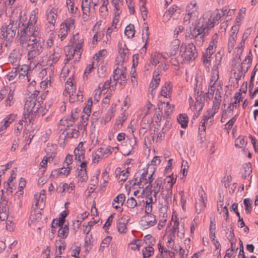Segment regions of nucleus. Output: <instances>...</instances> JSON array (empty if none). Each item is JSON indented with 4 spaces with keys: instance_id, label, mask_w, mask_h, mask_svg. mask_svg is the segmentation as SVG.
<instances>
[{
    "instance_id": "nucleus-28",
    "label": "nucleus",
    "mask_w": 258,
    "mask_h": 258,
    "mask_svg": "<svg viewBox=\"0 0 258 258\" xmlns=\"http://www.w3.org/2000/svg\"><path fill=\"white\" fill-rule=\"evenodd\" d=\"M242 48H239L237 50V53L235 54V57L234 58L232 66L233 68H236L238 69L240 67V63H241L240 54L242 53Z\"/></svg>"
},
{
    "instance_id": "nucleus-4",
    "label": "nucleus",
    "mask_w": 258,
    "mask_h": 258,
    "mask_svg": "<svg viewBox=\"0 0 258 258\" xmlns=\"http://www.w3.org/2000/svg\"><path fill=\"white\" fill-rule=\"evenodd\" d=\"M179 54L184 62L195 60L198 55L196 46L192 43L188 45H182L180 48Z\"/></svg>"
},
{
    "instance_id": "nucleus-39",
    "label": "nucleus",
    "mask_w": 258,
    "mask_h": 258,
    "mask_svg": "<svg viewBox=\"0 0 258 258\" xmlns=\"http://www.w3.org/2000/svg\"><path fill=\"white\" fill-rule=\"evenodd\" d=\"M125 144L126 145H129L130 149L134 150V149L136 148L137 146L136 138L134 136L129 138H127V139L125 141Z\"/></svg>"
},
{
    "instance_id": "nucleus-20",
    "label": "nucleus",
    "mask_w": 258,
    "mask_h": 258,
    "mask_svg": "<svg viewBox=\"0 0 258 258\" xmlns=\"http://www.w3.org/2000/svg\"><path fill=\"white\" fill-rule=\"evenodd\" d=\"M172 92V86L171 83L170 82H166L164 86L162 87L160 94L161 96L167 98L168 97H170V95Z\"/></svg>"
},
{
    "instance_id": "nucleus-30",
    "label": "nucleus",
    "mask_w": 258,
    "mask_h": 258,
    "mask_svg": "<svg viewBox=\"0 0 258 258\" xmlns=\"http://www.w3.org/2000/svg\"><path fill=\"white\" fill-rule=\"evenodd\" d=\"M65 27L68 30H70L71 29H74L75 26V19L71 17L67 19L63 23H62L60 27Z\"/></svg>"
},
{
    "instance_id": "nucleus-58",
    "label": "nucleus",
    "mask_w": 258,
    "mask_h": 258,
    "mask_svg": "<svg viewBox=\"0 0 258 258\" xmlns=\"http://www.w3.org/2000/svg\"><path fill=\"white\" fill-rule=\"evenodd\" d=\"M94 69V63L92 62L91 64H88L86 69L85 70L83 78L84 79H88V75L91 72L92 70Z\"/></svg>"
},
{
    "instance_id": "nucleus-27",
    "label": "nucleus",
    "mask_w": 258,
    "mask_h": 258,
    "mask_svg": "<svg viewBox=\"0 0 258 258\" xmlns=\"http://www.w3.org/2000/svg\"><path fill=\"white\" fill-rule=\"evenodd\" d=\"M62 50L60 47L56 46L53 49V52L50 56V59L53 63L57 62L60 58Z\"/></svg>"
},
{
    "instance_id": "nucleus-10",
    "label": "nucleus",
    "mask_w": 258,
    "mask_h": 258,
    "mask_svg": "<svg viewBox=\"0 0 258 258\" xmlns=\"http://www.w3.org/2000/svg\"><path fill=\"white\" fill-rule=\"evenodd\" d=\"M157 223L156 217L153 214H146L142 217L140 224L143 229H147Z\"/></svg>"
},
{
    "instance_id": "nucleus-49",
    "label": "nucleus",
    "mask_w": 258,
    "mask_h": 258,
    "mask_svg": "<svg viewBox=\"0 0 258 258\" xmlns=\"http://www.w3.org/2000/svg\"><path fill=\"white\" fill-rule=\"evenodd\" d=\"M55 244H56V246L58 248V255L61 254L63 253L64 249H65V247H66V243H65L64 241H63V240H59L58 241H56Z\"/></svg>"
},
{
    "instance_id": "nucleus-3",
    "label": "nucleus",
    "mask_w": 258,
    "mask_h": 258,
    "mask_svg": "<svg viewBox=\"0 0 258 258\" xmlns=\"http://www.w3.org/2000/svg\"><path fill=\"white\" fill-rule=\"evenodd\" d=\"M37 91H33L24 104L23 116H24L26 122L29 124H33L37 113H41L43 116L48 110L47 109L44 111L40 108L41 106L35 100V97H37Z\"/></svg>"
},
{
    "instance_id": "nucleus-51",
    "label": "nucleus",
    "mask_w": 258,
    "mask_h": 258,
    "mask_svg": "<svg viewBox=\"0 0 258 258\" xmlns=\"http://www.w3.org/2000/svg\"><path fill=\"white\" fill-rule=\"evenodd\" d=\"M92 105V98H90L88 99L87 101V104L85 107L84 108V112L85 113V115L90 116V114L91 113V109Z\"/></svg>"
},
{
    "instance_id": "nucleus-2",
    "label": "nucleus",
    "mask_w": 258,
    "mask_h": 258,
    "mask_svg": "<svg viewBox=\"0 0 258 258\" xmlns=\"http://www.w3.org/2000/svg\"><path fill=\"white\" fill-rule=\"evenodd\" d=\"M226 8H223L218 11H208L198 20V23L190 32V38L196 40L197 45H201L204 41V38L208 35L210 29L214 27L221 17L227 15Z\"/></svg>"
},
{
    "instance_id": "nucleus-15",
    "label": "nucleus",
    "mask_w": 258,
    "mask_h": 258,
    "mask_svg": "<svg viewBox=\"0 0 258 258\" xmlns=\"http://www.w3.org/2000/svg\"><path fill=\"white\" fill-rule=\"evenodd\" d=\"M141 176L138 180V177L137 175H135V177L134 179L131 180L130 184L132 185H137L141 188H144V186L146 184L148 183L147 179L148 172H144L142 174H140Z\"/></svg>"
},
{
    "instance_id": "nucleus-36",
    "label": "nucleus",
    "mask_w": 258,
    "mask_h": 258,
    "mask_svg": "<svg viewBox=\"0 0 258 258\" xmlns=\"http://www.w3.org/2000/svg\"><path fill=\"white\" fill-rule=\"evenodd\" d=\"M27 20L26 17L24 15L22 16L21 15L19 18V28H18V31H20V32L21 33V31L24 29L25 27H27L28 23L29 21L26 23Z\"/></svg>"
},
{
    "instance_id": "nucleus-9",
    "label": "nucleus",
    "mask_w": 258,
    "mask_h": 258,
    "mask_svg": "<svg viewBox=\"0 0 258 258\" xmlns=\"http://www.w3.org/2000/svg\"><path fill=\"white\" fill-rule=\"evenodd\" d=\"M173 174L172 175H170L169 178H170V180L168 181L169 184V187H166L164 189L161 191V195L162 196V199H164L165 201V203L166 204H169L171 202V198L172 195V188L173 185V184L176 182V178L174 179L173 177Z\"/></svg>"
},
{
    "instance_id": "nucleus-13",
    "label": "nucleus",
    "mask_w": 258,
    "mask_h": 258,
    "mask_svg": "<svg viewBox=\"0 0 258 258\" xmlns=\"http://www.w3.org/2000/svg\"><path fill=\"white\" fill-rule=\"evenodd\" d=\"M46 19L48 22V27L50 31H52L54 29V24L57 17V11L53 8L49 11H47Z\"/></svg>"
},
{
    "instance_id": "nucleus-1",
    "label": "nucleus",
    "mask_w": 258,
    "mask_h": 258,
    "mask_svg": "<svg viewBox=\"0 0 258 258\" xmlns=\"http://www.w3.org/2000/svg\"><path fill=\"white\" fill-rule=\"evenodd\" d=\"M37 19L35 14L30 16L27 27L21 31L20 43L23 47L26 45L28 58L30 60L37 56L43 51L44 40L41 37V29L36 25Z\"/></svg>"
},
{
    "instance_id": "nucleus-60",
    "label": "nucleus",
    "mask_w": 258,
    "mask_h": 258,
    "mask_svg": "<svg viewBox=\"0 0 258 258\" xmlns=\"http://www.w3.org/2000/svg\"><path fill=\"white\" fill-rule=\"evenodd\" d=\"M237 116V114L235 115L230 120H229V121L226 123L225 126L228 130H230L231 129L234 122L236 120Z\"/></svg>"
},
{
    "instance_id": "nucleus-44",
    "label": "nucleus",
    "mask_w": 258,
    "mask_h": 258,
    "mask_svg": "<svg viewBox=\"0 0 258 258\" xmlns=\"http://www.w3.org/2000/svg\"><path fill=\"white\" fill-rule=\"evenodd\" d=\"M84 149H75L74 154L75 156V159L79 161H81L84 158Z\"/></svg>"
},
{
    "instance_id": "nucleus-34",
    "label": "nucleus",
    "mask_w": 258,
    "mask_h": 258,
    "mask_svg": "<svg viewBox=\"0 0 258 258\" xmlns=\"http://www.w3.org/2000/svg\"><path fill=\"white\" fill-rule=\"evenodd\" d=\"M56 153L52 152L51 154H47V156L44 157L40 165L42 167H45L47 165L48 161H52L53 158L55 157Z\"/></svg>"
},
{
    "instance_id": "nucleus-45",
    "label": "nucleus",
    "mask_w": 258,
    "mask_h": 258,
    "mask_svg": "<svg viewBox=\"0 0 258 258\" xmlns=\"http://www.w3.org/2000/svg\"><path fill=\"white\" fill-rule=\"evenodd\" d=\"M78 176L79 180L81 182H86L88 179L87 171L85 170H79Z\"/></svg>"
},
{
    "instance_id": "nucleus-25",
    "label": "nucleus",
    "mask_w": 258,
    "mask_h": 258,
    "mask_svg": "<svg viewBox=\"0 0 258 258\" xmlns=\"http://www.w3.org/2000/svg\"><path fill=\"white\" fill-rule=\"evenodd\" d=\"M180 41L176 39L174 40L171 44L170 56H176L178 53Z\"/></svg>"
},
{
    "instance_id": "nucleus-35",
    "label": "nucleus",
    "mask_w": 258,
    "mask_h": 258,
    "mask_svg": "<svg viewBox=\"0 0 258 258\" xmlns=\"http://www.w3.org/2000/svg\"><path fill=\"white\" fill-rule=\"evenodd\" d=\"M212 75L211 76V78L210 80V84H212V85H215L216 82L218 81L219 79V72L218 71V68L217 67H215L213 68L212 71Z\"/></svg>"
},
{
    "instance_id": "nucleus-50",
    "label": "nucleus",
    "mask_w": 258,
    "mask_h": 258,
    "mask_svg": "<svg viewBox=\"0 0 258 258\" xmlns=\"http://www.w3.org/2000/svg\"><path fill=\"white\" fill-rule=\"evenodd\" d=\"M79 136V131L76 129H72L71 131H68L66 134V137L70 138H77Z\"/></svg>"
},
{
    "instance_id": "nucleus-6",
    "label": "nucleus",
    "mask_w": 258,
    "mask_h": 258,
    "mask_svg": "<svg viewBox=\"0 0 258 258\" xmlns=\"http://www.w3.org/2000/svg\"><path fill=\"white\" fill-rule=\"evenodd\" d=\"M16 30L17 26L14 21L10 20L9 24L5 23L3 25L0 34L5 40L11 41L16 35Z\"/></svg>"
},
{
    "instance_id": "nucleus-16",
    "label": "nucleus",
    "mask_w": 258,
    "mask_h": 258,
    "mask_svg": "<svg viewBox=\"0 0 258 258\" xmlns=\"http://www.w3.org/2000/svg\"><path fill=\"white\" fill-rule=\"evenodd\" d=\"M129 219L124 217L119 218L117 221V228L118 231L120 233H125L127 229L126 225L128 222Z\"/></svg>"
},
{
    "instance_id": "nucleus-17",
    "label": "nucleus",
    "mask_w": 258,
    "mask_h": 258,
    "mask_svg": "<svg viewBox=\"0 0 258 258\" xmlns=\"http://www.w3.org/2000/svg\"><path fill=\"white\" fill-rule=\"evenodd\" d=\"M160 73L159 68H157L154 72L153 78L150 84V88H152L151 90L152 93L153 90L157 88L159 85L160 82Z\"/></svg>"
},
{
    "instance_id": "nucleus-21",
    "label": "nucleus",
    "mask_w": 258,
    "mask_h": 258,
    "mask_svg": "<svg viewBox=\"0 0 258 258\" xmlns=\"http://www.w3.org/2000/svg\"><path fill=\"white\" fill-rule=\"evenodd\" d=\"M177 224V227L175 228V233H177V236L182 239L184 237L185 229L184 227V223L180 225L178 219H176L173 221V224Z\"/></svg>"
},
{
    "instance_id": "nucleus-48",
    "label": "nucleus",
    "mask_w": 258,
    "mask_h": 258,
    "mask_svg": "<svg viewBox=\"0 0 258 258\" xmlns=\"http://www.w3.org/2000/svg\"><path fill=\"white\" fill-rule=\"evenodd\" d=\"M18 77V74L17 72V69H14V70H12V72L9 73L7 76L6 78L9 81H14L15 82V80L16 79L17 80V78Z\"/></svg>"
},
{
    "instance_id": "nucleus-18",
    "label": "nucleus",
    "mask_w": 258,
    "mask_h": 258,
    "mask_svg": "<svg viewBox=\"0 0 258 258\" xmlns=\"http://www.w3.org/2000/svg\"><path fill=\"white\" fill-rule=\"evenodd\" d=\"M252 62L251 57L248 55L245 57V59L241 63V65L238 68V71L241 73H245L250 67Z\"/></svg>"
},
{
    "instance_id": "nucleus-38",
    "label": "nucleus",
    "mask_w": 258,
    "mask_h": 258,
    "mask_svg": "<svg viewBox=\"0 0 258 258\" xmlns=\"http://www.w3.org/2000/svg\"><path fill=\"white\" fill-rule=\"evenodd\" d=\"M59 229L58 231V236L62 238H65L67 237L69 233V227L67 225L64 226L59 227Z\"/></svg>"
},
{
    "instance_id": "nucleus-24",
    "label": "nucleus",
    "mask_w": 258,
    "mask_h": 258,
    "mask_svg": "<svg viewBox=\"0 0 258 258\" xmlns=\"http://www.w3.org/2000/svg\"><path fill=\"white\" fill-rule=\"evenodd\" d=\"M114 149V148L110 146L107 147H103L99 148L97 151L98 154L101 155L102 157L105 158L111 154Z\"/></svg>"
},
{
    "instance_id": "nucleus-53",
    "label": "nucleus",
    "mask_w": 258,
    "mask_h": 258,
    "mask_svg": "<svg viewBox=\"0 0 258 258\" xmlns=\"http://www.w3.org/2000/svg\"><path fill=\"white\" fill-rule=\"evenodd\" d=\"M91 2L89 0H82V9L83 11H86V10H87V11L90 12L91 10Z\"/></svg>"
},
{
    "instance_id": "nucleus-47",
    "label": "nucleus",
    "mask_w": 258,
    "mask_h": 258,
    "mask_svg": "<svg viewBox=\"0 0 258 258\" xmlns=\"http://www.w3.org/2000/svg\"><path fill=\"white\" fill-rule=\"evenodd\" d=\"M61 184L59 185V187H57L56 190L58 192L60 193L66 192H68L69 193L72 192V190H70V187L69 186V185L66 183H62V186H60Z\"/></svg>"
},
{
    "instance_id": "nucleus-29",
    "label": "nucleus",
    "mask_w": 258,
    "mask_h": 258,
    "mask_svg": "<svg viewBox=\"0 0 258 258\" xmlns=\"http://www.w3.org/2000/svg\"><path fill=\"white\" fill-rule=\"evenodd\" d=\"M15 117L16 116L13 114H10L6 116V118L4 119V123L3 125L0 127V131L1 132L6 130L9 126V125L14 121Z\"/></svg>"
},
{
    "instance_id": "nucleus-14",
    "label": "nucleus",
    "mask_w": 258,
    "mask_h": 258,
    "mask_svg": "<svg viewBox=\"0 0 258 258\" xmlns=\"http://www.w3.org/2000/svg\"><path fill=\"white\" fill-rule=\"evenodd\" d=\"M17 69L18 74V78L20 80H24L29 82L31 81V77L28 75L29 67L27 65L18 67L15 68Z\"/></svg>"
},
{
    "instance_id": "nucleus-63",
    "label": "nucleus",
    "mask_w": 258,
    "mask_h": 258,
    "mask_svg": "<svg viewBox=\"0 0 258 258\" xmlns=\"http://www.w3.org/2000/svg\"><path fill=\"white\" fill-rule=\"evenodd\" d=\"M113 219V215H111L107 219L105 223L104 224L103 228L105 229V230H107L108 229L109 227L111 225L112 223Z\"/></svg>"
},
{
    "instance_id": "nucleus-62",
    "label": "nucleus",
    "mask_w": 258,
    "mask_h": 258,
    "mask_svg": "<svg viewBox=\"0 0 258 258\" xmlns=\"http://www.w3.org/2000/svg\"><path fill=\"white\" fill-rule=\"evenodd\" d=\"M213 53H209L208 51H206V52L203 54V62L204 64H206L210 62V58L211 57V55Z\"/></svg>"
},
{
    "instance_id": "nucleus-57",
    "label": "nucleus",
    "mask_w": 258,
    "mask_h": 258,
    "mask_svg": "<svg viewBox=\"0 0 258 258\" xmlns=\"http://www.w3.org/2000/svg\"><path fill=\"white\" fill-rule=\"evenodd\" d=\"M126 118L127 116L125 113H122L117 119L115 124L118 126L120 125V126H121L122 125L123 122L126 119Z\"/></svg>"
},
{
    "instance_id": "nucleus-32",
    "label": "nucleus",
    "mask_w": 258,
    "mask_h": 258,
    "mask_svg": "<svg viewBox=\"0 0 258 258\" xmlns=\"http://www.w3.org/2000/svg\"><path fill=\"white\" fill-rule=\"evenodd\" d=\"M179 123L181 125L182 128H186L188 123V117L186 114H181L177 118Z\"/></svg>"
},
{
    "instance_id": "nucleus-43",
    "label": "nucleus",
    "mask_w": 258,
    "mask_h": 258,
    "mask_svg": "<svg viewBox=\"0 0 258 258\" xmlns=\"http://www.w3.org/2000/svg\"><path fill=\"white\" fill-rule=\"evenodd\" d=\"M126 205L127 207L130 209V210L131 212H134V208L137 206V203L134 198L131 197L127 199Z\"/></svg>"
},
{
    "instance_id": "nucleus-52",
    "label": "nucleus",
    "mask_w": 258,
    "mask_h": 258,
    "mask_svg": "<svg viewBox=\"0 0 258 258\" xmlns=\"http://www.w3.org/2000/svg\"><path fill=\"white\" fill-rule=\"evenodd\" d=\"M243 204L245 207V212L247 214H249L251 212V201L249 199H245L243 201Z\"/></svg>"
},
{
    "instance_id": "nucleus-61",
    "label": "nucleus",
    "mask_w": 258,
    "mask_h": 258,
    "mask_svg": "<svg viewBox=\"0 0 258 258\" xmlns=\"http://www.w3.org/2000/svg\"><path fill=\"white\" fill-rule=\"evenodd\" d=\"M174 107V105L173 104H171L169 102H167L166 108L165 109V115L169 116L172 112Z\"/></svg>"
},
{
    "instance_id": "nucleus-8",
    "label": "nucleus",
    "mask_w": 258,
    "mask_h": 258,
    "mask_svg": "<svg viewBox=\"0 0 258 258\" xmlns=\"http://www.w3.org/2000/svg\"><path fill=\"white\" fill-rule=\"evenodd\" d=\"M83 39L82 36L77 33L74 36L73 39V46L74 48V53L72 54L69 58H67V62L72 59L75 55L77 56L78 58H80L82 47L83 44Z\"/></svg>"
},
{
    "instance_id": "nucleus-22",
    "label": "nucleus",
    "mask_w": 258,
    "mask_h": 258,
    "mask_svg": "<svg viewBox=\"0 0 258 258\" xmlns=\"http://www.w3.org/2000/svg\"><path fill=\"white\" fill-rule=\"evenodd\" d=\"M65 91L70 95V99H72L74 96V93L76 92V87L74 85L70 78L66 83Z\"/></svg>"
},
{
    "instance_id": "nucleus-26",
    "label": "nucleus",
    "mask_w": 258,
    "mask_h": 258,
    "mask_svg": "<svg viewBox=\"0 0 258 258\" xmlns=\"http://www.w3.org/2000/svg\"><path fill=\"white\" fill-rule=\"evenodd\" d=\"M20 55L17 51L14 50L9 55V61L14 66H19L20 60Z\"/></svg>"
},
{
    "instance_id": "nucleus-5",
    "label": "nucleus",
    "mask_w": 258,
    "mask_h": 258,
    "mask_svg": "<svg viewBox=\"0 0 258 258\" xmlns=\"http://www.w3.org/2000/svg\"><path fill=\"white\" fill-rule=\"evenodd\" d=\"M185 15L183 19L185 24H192L197 20L199 16L198 6L196 2H192L189 4L185 10Z\"/></svg>"
},
{
    "instance_id": "nucleus-41",
    "label": "nucleus",
    "mask_w": 258,
    "mask_h": 258,
    "mask_svg": "<svg viewBox=\"0 0 258 258\" xmlns=\"http://www.w3.org/2000/svg\"><path fill=\"white\" fill-rule=\"evenodd\" d=\"M170 57H171L170 62L173 66H177L179 63L184 62L180 54L177 56H170Z\"/></svg>"
},
{
    "instance_id": "nucleus-56",
    "label": "nucleus",
    "mask_w": 258,
    "mask_h": 258,
    "mask_svg": "<svg viewBox=\"0 0 258 258\" xmlns=\"http://www.w3.org/2000/svg\"><path fill=\"white\" fill-rule=\"evenodd\" d=\"M129 172L128 168L125 170H122L120 174L119 175L118 179L120 181L124 182L127 178L128 176Z\"/></svg>"
},
{
    "instance_id": "nucleus-59",
    "label": "nucleus",
    "mask_w": 258,
    "mask_h": 258,
    "mask_svg": "<svg viewBox=\"0 0 258 258\" xmlns=\"http://www.w3.org/2000/svg\"><path fill=\"white\" fill-rule=\"evenodd\" d=\"M34 91H37L38 92V94L37 95V97H35V100H36V101L39 104V105L41 106V103L43 102V101L45 98L46 95L44 93H41L40 95V92L38 90H35Z\"/></svg>"
},
{
    "instance_id": "nucleus-46",
    "label": "nucleus",
    "mask_w": 258,
    "mask_h": 258,
    "mask_svg": "<svg viewBox=\"0 0 258 258\" xmlns=\"http://www.w3.org/2000/svg\"><path fill=\"white\" fill-rule=\"evenodd\" d=\"M177 227V224H173L172 228L170 229V232L168 235V243L173 242L175 239V228Z\"/></svg>"
},
{
    "instance_id": "nucleus-12",
    "label": "nucleus",
    "mask_w": 258,
    "mask_h": 258,
    "mask_svg": "<svg viewBox=\"0 0 258 258\" xmlns=\"http://www.w3.org/2000/svg\"><path fill=\"white\" fill-rule=\"evenodd\" d=\"M114 80L126 81V69L124 65H118L117 68L113 72Z\"/></svg>"
},
{
    "instance_id": "nucleus-40",
    "label": "nucleus",
    "mask_w": 258,
    "mask_h": 258,
    "mask_svg": "<svg viewBox=\"0 0 258 258\" xmlns=\"http://www.w3.org/2000/svg\"><path fill=\"white\" fill-rule=\"evenodd\" d=\"M154 248L151 246L145 247L143 249V258H149L154 253Z\"/></svg>"
},
{
    "instance_id": "nucleus-7",
    "label": "nucleus",
    "mask_w": 258,
    "mask_h": 258,
    "mask_svg": "<svg viewBox=\"0 0 258 258\" xmlns=\"http://www.w3.org/2000/svg\"><path fill=\"white\" fill-rule=\"evenodd\" d=\"M201 84L198 85V82L195 87V96H196V103L193 109L198 112H200L203 109L205 104V93L202 91Z\"/></svg>"
},
{
    "instance_id": "nucleus-11",
    "label": "nucleus",
    "mask_w": 258,
    "mask_h": 258,
    "mask_svg": "<svg viewBox=\"0 0 258 258\" xmlns=\"http://www.w3.org/2000/svg\"><path fill=\"white\" fill-rule=\"evenodd\" d=\"M118 52L119 56L117 57L116 61L118 65H124V63L127 60L128 57V50L125 44H118Z\"/></svg>"
},
{
    "instance_id": "nucleus-33",
    "label": "nucleus",
    "mask_w": 258,
    "mask_h": 258,
    "mask_svg": "<svg viewBox=\"0 0 258 258\" xmlns=\"http://www.w3.org/2000/svg\"><path fill=\"white\" fill-rule=\"evenodd\" d=\"M146 206H145V213L146 214H152L151 213L152 211V205L155 202H153L152 197L147 198L146 199Z\"/></svg>"
},
{
    "instance_id": "nucleus-42",
    "label": "nucleus",
    "mask_w": 258,
    "mask_h": 258,
    "mask_svg": "<svg viewBox=\"0 0 258 258\" xmlns=\"http://www.w3.org/2000/svg\"><path fill=\"white\" fill-rule=\"evenodd\" d=\"M221 101L220 100H216L214 99L213 102V106L211 109L210 110L212 111V116H214L218 111L219 109V106L221 103Z\"/></svg>"
},
{
    "instance_id": "nucleus-55",
    "label": "nucleus",
    "mask_w": 258,
    "mask_h": 258,
    "mask_svg": "<svg viewBox=\"0 0 258 258\" xmlns=\"http://www.w3.org/2000/svg\"><path fill=\"white\" fill-rule=\"evenodd\" d=\"M89 215V213L87 212H85L82 214H80L77 217V220H76L78 226L81 224L82 222Z\"/></svg>"
},
{
    "instance_id": "nucleus-37",
    "label": "nucleus",
    "mask_w": 258,
    "mask_h": 258,
    "mask_svg": "<svg viewBox=\"0 0 258 258\" xmlns=\"http://www.w3.org/2000/svg\"><path fill=\"white\" fill-rule=\"evenodd\" d=\"M135 32L134 25L129 24L125 28L124 34L128 38L134 37Z\"/></svg>"
},
{
    "instance_id": "nucleus-64",
    "label": "nucleus",
    "mask_w": 258,
    "mask_h": 258,
    "mask_svg": "<svg viewBox=\"0 0 258 258\" xmlns=\"http://www.w3.org/2000/svg\"><path fill=\"white\" fill-rule=\"evenodd\" d=\"M83 99V95L81 92H78L77 94L75 93H74V96L72 99H70V101L74 102L75 101H82Z\"/></svg>"
},
{
    "instance_id": "nucleus-31",
    "label": "nucleus",
    "mask_w": 258,
    "mask_h": 258,
    "mask_svg": "<svg viewBox=\"0 0 258 258\" xmlns=\"http://www.w3.org/2000/svg\"><path fill=\"white\" fill-rule=\"evenodd\" d=\"M78 118V113L75 111V112H72L71 116L69 118L68 117L66 119V121L67 122L66 126L67 127L72 126L75 121L77 120Z\"/></svg>"
},
{
    "instance_id": "nucleus-23",
    "label": "nucleus",
    "mask_w": 258,
    "mask_h": 258,
    "mask_svg": "<svg viewBox=\"0 0 258 258\" xmlns=\"http://www.w3.org/2000/svg\"><path fill=\"white\" fill-rule=\"evenodd\" d=\"M125 199V195L123 194L118 195L114 199L112 206L114 208L117 209L120 208V206H122Z\"/></svg>"
},
{
    "instance_id": "nucleus-54",
    "label": "nucleus",
    "mask_w": 258,
    "mask_h": 258,
    "mask_svg": "<svg viewBox=\"0 0 258 258\" xmlns=\"http://www.w3.org/2000/svg\"><path fill=\"white\" fill-rule=\"evenodd\" d=\"M229 236L231 237V238L229 239V241L231 243V247L230 248L228 249V251H233L235 248L233 245L235 244L236 242V239L234 238V234L233 232V230H232V231H230Z\"/></svg>"
},
{
    "instance_id": "nucleus-19",
    "label": "nucleus",
    "mask_w": 258,
    "mask_h": 258,
    "mask_svg": "<svg viewBox=\"0 0 258 258\" xmlns=\"http://www.w3.org/2000/svg\"><path fill=\"white\" fill-rule=\"evenodd\" d=\"M151 187L153 188V191L154 192V197L156 198L161 189H163V186H162V178H159L157 179L154 183L152 185H151L150 188Z\"/></svg>"
}]
</instances>
